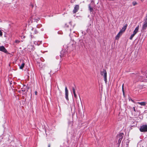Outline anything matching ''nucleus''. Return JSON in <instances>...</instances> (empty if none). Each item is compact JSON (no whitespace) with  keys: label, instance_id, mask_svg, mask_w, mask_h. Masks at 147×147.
Instances as JSON below:
<instances>
[{"label":"nucleus","instance_id":"1","mask_svg":"<svg viewBox=\"0 0 147 147\" xmlns=\"http://www.w3.org/2000/svg\"><path fill=\"white\" fill-rule=\"evenodd\" d=\"M72 22H70L68 25L67 24H65V26L67 28L66 29L67 30H69L71 32L69 34V36L70 37H73L74 36L76 37L77 34L75 33V31H73L72 33L71 32V29H73L75 26L74 25L72 26Z\"/></svg>","mask_w":147,"mask_h":147},{"label":"nucleus","instance_id":"2","mask_svg":"<svg viewBox=\"0 0 147 147\" xmlns=\"http://www.w3.org/2000/svg\"><path fill=\"white\" fill-rule=\"evenodd\" d=\"M100 74L101 76H103L104 80L106 83L107 82V72L106 70L103 69L102 71H100Z\"/></svg>","mask_w":147,"mask_h":147},{"label":"nucleus","instance_id":"3","mask_svg":"<svg viewBox=\"0 0 147 147\" xmlns=\"http://www.w3.org/2000/svg\"><path fill=\"white\" fill-rule=\"evenodd\" d=\"M147 28V14L144 20V22L143 23L142 29L143 30H146Z\"/></svg>","mask_w":147,"mask_h":147},{"label":"nucleus","instance_id":"4","mask_svg":"<svg viewBox=\"0 0 147 147\" xmlns=\"http://www.w3.org/2000/svg\"><path fill=\"white\" fill-rule=\"evenodd\" d=\"M140 130L141 132H147V125H143L141 126L140 128Z\"/></svg>","mask_w":147,"mask_h":147},{"label":"nucleus","instance_id":"5","mask_svg":"<svg viewBox=\"0 0 147 147\" xmlns=\"http://www.w3.org/2000/svg\"><path fill=\"white\" fill-rule=\"evenodd\" d=\"M94 3V2L93 1H92L90 4L88 5L89 9L90 11V12L93 11V9L92 7H91V5H93Z\"/></svg>","mask_w":147,"mask_h":147},{"label":"nucleus","instance_id":"6","mask_svg":"<svg viewBox=\"0 0 147 147\" xmlns=\"http://www.w3.org/2000/svg\"><path fill=\"white\" fill-rule=\"evenodd\" d=\"M65 98L67 100H69L68 91L67 89V87H65Z\"/></svg>","mask_w":147,"mask_h":147},{"label":"nucleus","instance_id":"7","mask_svg":"<svg viewBox=\"0 0 147 147\" xmlns=\"http://www.w3.org/2000/svg\"><path fill=\"white\" fill-rule=\"evenodd\" d=\"M79 5H76L74 7V9L73 10V12L74 13H76L79 10Z\"/></svg>","mask_w":147,"mask_h":147},{"label":"nucleus","instance_id":"8","mask_svg":"<svg viewBox=\"0 0 147 147\" xmlns=\"http://www.w3.org/2000/svg\"><path fill=\"white\" fill-rule=\"evenodd\" d=\"M0 51L3 52L5 53L7 52V51L5 48L4 46H0Z\"/></svg>","mask_w":147,"mask_h":147},{"label":"nucleus","instance_id":"9","mask_svg":"<svg viewBox=\"0 0 147 147\" xmlns=\"http://www.w3.org/2000/svg\"><path fill=\"white\" fill-rule=\"evenodd\" d=\"M127 25L124 26L122 28V29L120 30V33H121L122 34L123 32H124L126 28H127Z\"/></svg>","mask_w":147,"mask_h":147},{"label":"nucleus","instance_id":"10","mask_svg":"<svg viewBox=\"0 0 147 147\" xmlns=\"http://www.w3.org/2000/svg\"><path fill=\"white\" fill-rule=\"evenodd\" d=\"M123 133H120L117 136V137L119 138V139L122 140L123 137Z\"/></svg>","mask_w":147,"mask_h":147},{"label":"nucleus","instance_id":"11","mask_svg":"<svg viewBox=\"0 0 147 147\" xmlns=\"http://www.w3.org/2000/svg\"><path fill=\"white\" fill-rule=\"evenodd\" d=\"M28 48L29 49V51H30L34 50V47L32 45H28Z\"/></svg>","mask_w":147,"mask_h":147},{"label":"nucleus","instance_id":"12","mask_svg":"<svg viewBox=\"0 0 147 147\" xmlns=\"http://www.w3.org/2000/svg\"><path fill=\"white\" fill-rule=\"evenodd\" d=\"M139 30V26H137L133 32V33L136 34L138 32Z\"/></svg>","mask_w":147,"mask_h":147},{"label":"nucleus","instance_id":"13","mask_svg":"<svg viewBox=\"0 0 147 147\" xmlns=\"http://www.w3.org/2000/svg\"><path fill=\"white\" fill-rule=\"evenodd\" d=\"M137 104H139L141 106H144L146 104V103L145 102H137Z\"/></svg>","mask_w":147,"mask_h":147},{"label":"nucleus","instance_id":"14","mask_svg":"<svg viewBox=\"0 0 147 147\" xmlns=\"http://www.w3.org/2000/svg\"><path fill=\"white\" fill-rule=\"evenodd\" d=\"M122 34L121 33H120V32H119L116 37V39H119Z\"/></svg>","mask_w":147,"mask_h":147},{"label":"nucleus","instance_id":"15","mask_svg":"<svg viewBox=\"0 0 147 147\" xmlns=\"http://www.w3.org/2000/svg\"><path fill=\"white\" fill-rule=\"evenodd\" d=\"M63 51L62 50V51H61V55H60L61 57H62V56H65V55L66 54V53H67V52L66 51H65V52H64V53H63Z\"/></svg>","mask_w":147,"mask_h":147},{"label":"nucleus","instance_id":"16","mask_svg":"<svg viewBox=\"0 0 147 147\" xmlns=\"http://www.w3.org/2000/svg\"><path fill=\"white\" fill-rule=\"evenodd\" d=\"M24 65L25 63H23L20 65H19L20 68L21 69H23L24 67Z\"/></svg>","mask_w":147,"mask_h":147},{"label":"nucleus","instance_id":"17","mask_svg":"<svg viewBox=\"0 0 147 147\" xmlns=\"http://www.w3.org/2000/svg\"><path fill=\"white\" fill-rule=\"evenodd\" d=\"M75 42L74 41H72L69 44L72 45V47H73L72 49H73L74 47H75V45L74 44V43Z\"/></svg>","mask_w":147,"mask_h":147},{"label":"nucleus","instance_id":"18","mask_svg":"<svg viewBox=\"0 0 147 147\" xmlns=\"http://www.w3.org/2000/svg\"><path fill=\"white\" fill-rule=\"evenodd\" d=\"M41 43V42L40 41H38V42H36V41H35L34 42V44L35 45H39Z\"/></svg>","mask_w":147,"mask_h":147},{"label":"nucleus","instance_id":"19","mask_svg":"<svg viewBox=\"0 0 147 147\" xmlns=\"http://www.w3.org/2000/svg\"><path fill=\"white\" fill-rule=\"evenodd\" d=\"M135 34H134L133 33L131 35L130 37L129 38V39L130 40H132V39L133 37L134 36H135Z\"/></svg>","mask_w":147,"mask_h":147},{"label":"nucleus","instance_id":"20","mask_svg":"<svg viewBox=\"0 0 147 147\" xmlns=\"http://www.w3.org/2000/svg\"><path fill=\"white\" fill-rule=\"evenodd\" d=\"M144 76H139V77H138V78L139 77H140V78H139V80L140 81H142V79L143 78V77H144Z\"/></svg>","mask_w":147,"mask_h":147},{"label":"nucleus","instance_id":"21","mask_svg":"<svg viewBox=\"0 0 147 147\" xmlns=\"http://www.w3.org/2000/svg\"><path fill=\"white\" fill-rule=\"evenodd\" d=\"M132 4L134 6H135L137 4V3L136 1H134L132 2Z\"/></svg>","mask_w":147,"mask_h":147},{"label":"nucleus","instance_id":"22","mask_svg":"<svg viewBox=\"0 0 147 147\" xmlns=\"http://www.w3.org/2000/svg\"><path fill=\"white\" fill-rule=\"evenodd\" d=\"M124 85V84H123L122 85V91H123V94H124V89H123Z\"/></svg>","mask_w":147,"mask_h":147},{"label":"nucleus","instance_id":"23","mask_svg":"<svg viewBox=\"0 0 147 147\" xmlns=\"http://www.w3.org/2000/svg\"><path fill=\"white\" fill-rule=\"evenodd\" d=\"M41 26H42V25L41 24L38 25L36 26V27L37 28H40L41 27Z\"/></svg>","mask_w":147,"mask_h":147},{"label":"nucleus","instance_id":"24","mask_svg":"<svg viewBox=\"0 0 147 147\" xmlns=\"http://www.w3.org/2000/svg\"><path fill=\"white\" fill-rule=\"evenodd\" d=\"M121 141V140L119 139L117 144H118L119 145V144H120Z\"/></svg>","mask_w":147,"mask_h":147},{"label":"nucleus","instance_id":"25","mask_svg":"<svg viewBox=\"0 0 147 147\" xmlns=\"http://www.w3.org/2000/svg\"><path fill=\"white\" fill-rule=\"evenodd\" d=\"M72 90L73 92V93H76L75 92V90L74 89V87H72Z\"/></svg>","mask_w":147,"mask_h":147},{"label":"nucleus","instance_id":"26","mask_svg":"<svg viewBox=\"0 0 147 147\" xmlns=\"http://www.w3.org/2000/svg\"><path fill=\"white\" fill-rule=\"evenodd\" d=\"M82 34L84 35H85L86 33V32L84 31H82Z\"/></svg>","mask_w":147,"mask_h":147},{"label":"nucleus","instance_id":"27","mask_svg":"<svg viewBox=\"0 0 147 147\" xmlns=\"http://www.w3.org/2000/svg\"><path fill=\"white\" fill-rule=\"evenodd\" d=\"M20 41L18 40H16L15 41V42L17 43H18L20 42Z\"/></svg>","mask_w":147,"mask_h":147},{"label":"nucleus","instance_id":"28","mask_svg":"<svg viewBox=\"0 0 147 147\" xmlns=\"http://www.w3.org/2000/svg\"><path fill=\"white\" fill-rule=\"evenodd\" d=\"M73 94H74V97L76 98H77V95H76V93H74Z\"/></svg>","mask_w":147,"mask_h":147},{"label":"nucleus","instance_id":"29","mask_svg":"<svg viewBox=\"0 0 147 147\" xmlns=\"http://www.w3.org/2000/svg\"><path fill=\"white\" fill-rule=\"evenodd\" d=\"M38 32L37 31V30H35L34 31V34H36L38 33Z\"/></svg>","mask_w":147,"mask_h":147},{"label":"nucleus","instance_id":"30","mask_svg":"<svg viewBox=\"0 0 147 147\" xmlns=\"http://www.w3.org/2000/svg\"><path fill=\"white\" fill-rule=\"evenodd\" d=\"M3 35L2 32L0 30V36H1Z\"/></svg>","mask_w":147,"mask_h":147},{"label":"nucleus","instance_id":"31","mask_svg":"<svg viewBox=\"0 0 147 147\" xmlns=\"http://www.w3.org/2000/svg\"><path fill=\"white\" fill-rule=\"evenodd\" d=\"M133 109H134V111L135 112H136V109H135V107H134L133 108Z\"/></svg>","mask_w":147,"mask_h":147},{"label":"nucleus","instance_id":"32","mask_svg":"<svg viewBox=\"0 0 147 147\" xmlns=\"http://www.w3.org/2000/svg\"><path fill=\"white\" fill-rule=\"evenodd\" d=\"M35 95H36L37 94V92L36 91H35Z\"/></svg>","mask_w":147,"mask_h":147},{"label":"nucleus","instance_id":"33","mask_svg":"<svg viewBox=\"0 0 147 147\" xmlns=\"http://www.w3.org/2000/svg\"><path fill=\"white\" fill-rule=\"evenodd\" d=\"M41 30L42 31H43V30H44V29H43V28H42V29H41Z\"/></svg>","mask_w":147,"mask_h":147},{"label":"nucleus","instance_id":"34","mask_svg":"<svg viewBox=\"0 0 147 147\" xmlns=\"http://www.w3.org/2000/svg\"><path fill=\"white\" fill-rule=\"evenodd\" d=\"M48 147H50V144H49L48 145Z\"/></svg>","mask_w":147,"mask_h":147},{"label":"nucleus","instance_id":"35","mask_svg":"<svg viewBox=\"0 0 147 147\" xmlns=\"http://www.w3.org/2000/svg\"><path fill=\"white\" fill-rule=\"evenodd\" d=\"M58 34H61V33H59V32H58Z\"/></svg>","mask_w":147,"mask_h":147},{"label":"nucleus","instance_id":"36","mask_svg":"<svg viewBox=\"0 0 147 147\" xmlns=\"http://www.w3.org/2000/svg\"><path fill=\"white\" fill-rule=\"evenodd\" d=\"M39 20V18H38V19H37V20Z\"/></svg>","mask_w":147,"mask_h":147},{"label":"nucleus","instance_id":"37","mask_svg":"<svg viewBox=\"0 0 147 147\" xmlns=\"http://www.w3.org/2000/svg\"><path fill=\"white\" fill-rule=\"evenodd\" d=\"M23 38H25V36H23Z\"/></svg>","mask_w":147,"mask_h":147},{"label":"nucleus","instance_id":"38","mask_svg":"<svg viewBox=\"0 0 147 147\" xmlns=\"http://www.w3.org/2000/svg\"><path fill=\"white\" fill-rule=\"evenodd\" d=\"M33 29H34L32 28V30H33Z\"/></svg>","mask_w":147,"mask_h":147},{"label":"nucleus","instance_id":"39","mask_svg":"<svg viewBox=\"0 0 147 147\" xmlns=\"http://www.w3.org/2000/svg\"><path fill=\"white\" fill-rule=\"evenodd\" d=\"M68 47V48L67 49V50H68V49H69V47Z\"/></svg>","mask_w":147,"mask_h":147}]
</instances>
